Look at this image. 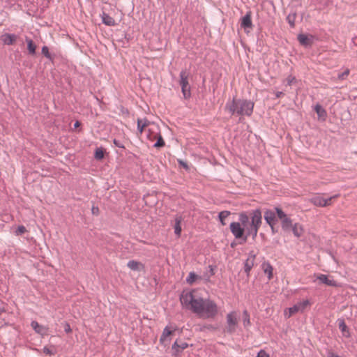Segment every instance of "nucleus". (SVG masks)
Instances as JSON below:
<instances>
[{
	"instance_id": "obj_1",
	"label": "nucleus",
	"mask_w": 357,
	"mask_h": 357,
	"mask_svg": "<svg viewBox=\"0 0 357 357\" xmlns=\"http://www.w3.org/2000/svg\"><path fill=\"white\" fill-rule=\"evenodd\" d=\"M180 301L184 308L192 311L199 318L212 319L218 312V307L213 301L204 299L197 294L195 290L183 291Z\"/></svg>"
},
{
	"instance_id": "obj_2",
	"label": "nucleus",
	"mask_w": 357,
	"mask_h": 357,
	"mask_svg": "<svg viewBox=\"0 0 357 357\" xmlns=\"http://www.w3.org/2000/svg\"><path fill=\"white\" fill-rule=\"evenodd\" d=\"M239 221L245 227L248 236L252 235L253 237H256L262 224L261 212L259 209H256L251 211L249 215L246 213H241Z\"/></svg>"
},
{
	"instance_id": "obj_3",
	"label": "nucleus",
	"mask_w": 357,
	"mask_h": 357,
	"mask_svg": "<svg viewBox=\"0 0 357 357\" xmlns=\"http://www.w3.org/2000/svg\"><path fill=\"white\" fill-rule=\"evenodd\" d=\"M254 105V102L250 100L234 98L227 102L225 110L231 115L250 116L252 114Z\"/></svg>"
},
{
	"instance_id": "obj_4",
	"label": "nucleus",
	"mask_w": 357,
	"mask_h": 357,
	"mask_svg": "<svg viewBox=\"0 0 357 357\" xmlns=\"http://www.w3.org/2000/svg\"><path fill=\"white\" fill-rule=\"evenodd\" d=\"M146 137L149 140L153 142L157 139V142L154 144V147L160 148L165 146V142L160 135L158 126L152 123L151 126L146 129Z\"/></svg>"
},
{
	"instance_id": "obj_5",
	"label": "nucleus",
	"mask_w": 357,
	"mask_h": 357,
	"mask_svg": "<svg viewBox=\"0 0 357 357\" xmlns=\"http://www.w3.org/2000/svg\"><path fill=\"white\" fill-rule=\"evenodd\" d=\"M192 77L190 73L187 70H183L180 74V85L181 86V91L185 99H188L191 96V90L190 81Z\"/></svg>"
},
{
	"instance_id": "obj_6",
	"label": "nucleus",
	"mask_w": 357,
	"mask_h": 357,
	"mask_svg": "<svg viewBox=\"0 0 357 357\" xmlns=\"http://www.w3.org/2000/svg\"><path fill=\"white\" fill-rule=\"evenodd\" d=\"M311 305L309 300H305L301 302H298L293 307L286 308L284 311V316L286 319L290 318L294 314L303 312L305 308Z\"/></svg>"
},
{
	"instance_id": "obj_7",
	"label": "nucleus",
	"mask_w": 357,
	"mask_h": 357,
	"mask_svg": "<svg viewBox=\"0 0 357 357\" xmlns=\"http://www.w3.org/2000/svg\"><path fill=\"white\" fill-rule=\"evenodd\" d=\"M338 197V195H334L328 198H324L321 194H315L309 201L316 206L326 207L332 204V201Z\"/></svg>"
},
{
	"instance_id": "obj_8",
	"label": "nucleus",
	"mask_w": 357,
	"mask_h": 357,
	"mask_svg": "<svg viewBox=\"0 0 357 357\" xmlns=\"http://www.w3.org/2000/svg\"><path fill=\"white\" fill-rule=\"evenodd\" d=\"M238 326V316L236 312H231L227 315L226 332L233 333Z\"/></svg>"
},
{
	"instance_id": "obj_9",
	"label": "nucleus",
	"mask_w": 357,
	"mask_h": 357,
	"mask_svg": "<svg viewBox=\"0 0 357 357\" xmlns=\"http://www.w3.org/2000/svg\"><path fill=\"white\" fill-rule=\"evenodd\" d=\"M278 218L281 220L282 228L284 231H288L292 226V220L280 208H275Z\"/></svg>"
},
{
	"instance_id": "obj_10",
	"label": "nucleus",
	"mask_w": 357,
	"mask_h": 357,
	"mask_svg": "<svg viewBox=\"0 0 357 357\" xmlns=\"http://www.w3.org/2000/svg\"><path fill=\"white\" fill-rule=\"evenodd\" d=\"M230 230L236 238H241L245 231V227L241 222H233L230 224Z\"/></svg>"
},
{
	"instance_id": "obj_11",
	"label": "nucleus",
	"mask_w": 357,
	"mask_h": 357,
	"mask_svg": "<svg viewBox=\"0 0 357 357\" xmlns=\"http://www.w3.org/2000/svg\"><path fill=\"white\" fill-rule=\"evenodd\" d=\"M174 328L172 326H166L160 338V343L165 345L169 344L172 340V336L174 335Z\"/></svg>"
},
{
	"instance_id": "obj_12",
	"label": "nucleus",
	"mask_w": 357,
	"mask_h": 357,
	"mask_svg": "<svg viewBox=\"0 0 357 357\" xmlns=\"http://www.w3.org/2000/svg\"><path fill=\"white\" fill-rule=\"evenodd\" d=\"M297 38L300 44L305 47H310L313 43V36L312 35L300 33L298 35Z\"/></svg>"
},
{
	"instance_id": "obj_13",
	"label": "nucleus",
	"mask_w": 357,
	"mask_h": 357,
	"mask_svg": "<svg viewBox=\"0 0 357 357\" xmlns=\"http://www.w3.org/2000/svg\"><path fill=\"white\" fill-rule=\"evenodd\" d=\"M264 219L267 224L273 229L275 224V213L271 210H267L264 213Z\"/></svg>"
},
{
	"instance_id": "obj_14",
	"label": "nucleus",
	"mask_w": 357,
	"mask_h": 357,
	"mask_svg": "<svg viewBox=\"0 0 357 357\" xmlns=\"http://www.w3.org/2000/svg\"><path fill=\"white\" fill-rule=\"evenodd\" d=\"M100 17L102 20V22L107 26H112L116 24L115 20L104 11L100 14Z\"/></svg>"
},
{
	"instance_id": "obj_15",
	"label": "nucleus",
	"mask_w": 357,
	"mask_h": 357,
	"mask_svg": "<svg viewBox=\"0 0 357 357\" xmlns=\"http://www.w3.org/2000/svg\"><path fill=\"white\" fill-rule=\"evenodd\" d=\"M255 259V255L252 252L250 253L249 257L246 259L244 265V270L248 275L251 269L252 268Z\"/></svg>"
},
{
	"instance_id": "obj_16",
	"label": "nucleus",
	"mask_w": 357,
	"mask_h": 357,
	"mask_svg": "<svg viewBox=\"0 0 357 357\" xmlns=\"http://www.w3.org/2000/svg\"><path fill=\"white\" fill-rule=\"evenodd\" d=\"M127 266L132 271H142L144 269V265L142 262L135 260L129 261Z\"/></svg>"
},
{
	"instance_id": "obj_17",
	"label": "nucleus",
	"mask_w": 357,
	"mask_h": 357,
	"mask_svg": "<svg viewBox=\"0 0 357 357\" xmlns=\"http://www.w3.org/2000/svg\"><path fill=\"white\" fill-rule=\"evenodd\" d=\"M291 231L296 237H301L304 234V228L303 225L299 223L293 224L291 227Z\"/></svg>"
},
{
	"instance_id": "obj_18",
	"label": "nucleus",
	"mask_w": 357,
	"mask_h": 357,
	"mask_svg": "<svg viewBox=\"0 0 357 357\" xmlns=\"http://www.w3.org/2000/svg\"><path fill=\"white\" fill-rule=\"evenodd\" d=\"M315 276L317 279L319 280L321 283L326 284L328 286L335 287L337 285L335 281L329 279L326 275L318 274Z\"/></svg>"
},
{
	"instance_id": "obj_19",
	"label": "nucleus",
	"mask_w": 357,
	"mask_h": 357,
	"mask_svg": "<svg viewBox=\"0 0 357 357\" xmlns=\"http://www.w3.org/2000/svg\"><path fill=\"white\" fill-rule=\"evenodd\" d=\"M151 124L146 119H137V129L140 133H142L144 130L146 131V128H149Z\"/></svg>"
},
{
	"instance_id": "obj_20",
	"label": "nucleus",
	"mask_w": 357,
	"mask_h": 357,
	"mask_svg": "<svg viewBox=\"0 0 357 357\" xmlns=\"http://www.w3.org/2000/svg\"><path fill=\"white\" fill-rule=\"evenodd\" d=\"M17 39V36L15 34L5 33L1 36V40L6 45H13Z\"/></svg>"
},
{
	"instance_id": "obj_21",
	"label": "nucleus",
	"mask_w": 357,
	"mask_h": 357,
	"mask_svg": "<svg viewBox=\"0 0 357 357\" xmlns=\"http://www.w3.org/2000/svg\"><path fill=\"white\" fill-rule=\"evenodd\" d=\"M241 26L244 29H250L252 26V23L251 20V13L250 12H248L241 20Z\"/></svg>"
},
{
	"instance_id": "obj_22",
	"label": "nucleus",
	"mask_w": 357,
	"mask_h": 357,
	"mask_svg": "<svg viewBox=\"0 0 357 357\" xmlns=\"http://www.w3.org/2000/svg\"><path fill=\"white\" fill-rule=\"evenodd\" d=\"M31 326L33 329L38 334L45 335L47 333V328L45 326L40 325L36 321H33L31 324Z\"/></svg>"
},
{
	"instance_id": "obj_23",
	"label": "nucleus",
	"mask_w": 357,
	"mask_h": 357,
	"mask_svg": "<svg viewBox=\"0 0 357 357\" xmlns=\"http://www.w3.org/2000/svg\"><path fill=\"white\" fill-rule=\"evenodd\" d=\"M174 220H175L174 233L178 237H180L181 231H182L181 224L183 219H182L181 216L177 215V216H176Z\"/></svg>"
},
{
	"instance_id": "obj_24",
	"label": "nucleus",
	"mask_w": 357,
	"mask_h": 357,
	"mask_svg": "<svg viewBox=\"0 0 357 357\" xmlns=\"http://www.w3.org/2000/svg\"><path fill=\"white\" fill-rule=\"evenodd\" d=\"M338 326L343 336L346 337H349L351 336L350 331L343 319L339 320Z\"/></svg>"
},
{
	"instance_id": "obj_25",
	"label": "nucleus",
	"mask_w": 357,
	"mask_h": 357,
	"mask_svg": "<svg viewBox=\"0 0 357 357\" xmlns=\"http://www.w3.org/2000/svg\"><path fill=\"white\" fill-rule=\"evenodd\" d=\"M188 347V344L185 342L176 340L172 346V349L175 350L176 352H181L183 349H186Z\"/></svg>"
},
{
	"instance_id": "obj_26",
	"label": "nucleus",
	"mask_w": 357,
	"mask_h": 357,
	"mask_svg": "<svg viewBox=\"0 0 357 357\" xmlns=\"http://www.w3.org/2000/svg\"><path fill=\"white\" fill-rule=\"evenodd\" d=\"M262 268L265 274L268 275V280L273 278V268L269 263H264L262 264Z\"/></svg>"
},
{
	"instance_id": "obj_27",
	"label": "nucleus",
	"mask_w": 357,
	"mask_h": 357,
	"mask_svg": "<svg viewBox=\"0 0 357 357\" xmlns=\"http://www.w3.org/2000/svg\"><path fill=\"white\" fill-rule=\"evenodd\" d=\"M231 213L229 211H221L219 215V220L222 226H225L227 225V219L230 215Z\"/></svg>"
},
{
	"instance_id": "obj_28",
	"label": "nucleus",
	"mask_w": 357,
	"mask_h": 357,
	"mask_svg": "<svg viewBox=\"0 0 357 357\" xmlns=\"http://www.w3.org/2000/svg\"><path fill=\"white\" fill-rule=\"evenodd\" d=\"M314 109L319 118L324 121L327 116L326 110L319 104L315 106Z\"/></svg>"
},
{
	"instance_id": "obj_29",
	"label": "nucleus",
	"mask_w": 357,
	"mask_h": 357,
	"mask_svg": "<svg viewBox=\"0 0 357 357\" xmlns=\"http://www.w3.org/2000/svg\"><path fill=\"white\" fill-rule=\"evenodd\" d=\"M41 52L43 55H44L47 59L50 61H53L54 55L50 52L48 47L43 46Z\"/></svg>"
},
{
	"instance_id": "obj_30",
	"label": "nucleus",
	"mask_w": 357,
	"mask_h": 357,
	"mask_svg": "<svg viewBox=\"0 0 357 357\" xmlns=\"http://www.w3.org/2000/svg\"><path fill=\"white\" fill-rule=\"evenodd\" d=\"M26 42H27V49L29 50V52L31 54H34L36 52V45L33 43V40L31 39L26 38Z\"/></svg>"
},
{
	"instance_id": "obj_31",
	"label": "nucleus",
	"mask_w": 357,
	"mask_h": 357,
	"mask_svg": "<svg viewBox=\"0 0 357 357\" xmlns=\"http://www.w3.org/2000/svg\"><path fill=\"white\" fill-rule=\"evenodd\" d=\"M243 323L245 327H248L250 325V315L247 311L243 312Z\"/></svg>"
},
{
	"instance_id": "obj_32",
	"label": "nucleus",
	"mask_w": 357,
	"mask_h": 357,
	"mask_svg": "<svg viewBox=\"0 0 357 357\" xmlns=\"http://www.w3.org/2000/svg\"><path fill=\"white\" fill-rule=\"evenodd\" d=\"M105 151L103 149L98 148L96 150L95 158L97 160H101L104 158Z\"/></svg>"
},
{
	"instance_id": "obj_33",
	"label": "nucleus",
	"mask_w": 357,
	"mask_h": 357,
	"mask_svg": "<svg viewBox=\"0 0 357 357\" xmlns=\"http://www.w3.org/2000/svg\"><path fill=\"white\" fill-rule=\"evenodd\" d=\"M197 278V275L194 273H190L186 281L188 284H192Z\"/></svg>"
},
{
	"instance_id": "obj_34",
	"label": "nucleus",
	"mask_w": 357,
	"mask_h": 357,
	"mask_svg": "<svg viewBox=\"0 0 357 357\" xmlns=\"http://www.w3.org/2000/svg\"><path fill=\"white\" fill-rule=\"evenodd\" d=\"M287 85H291L296 82V79L295 77L292 75H289L288 77L286 78L285 81Z\"/></svg>"
},
{
	"instance_id": "obj_35",
	"label": "nucleus",
	"mask_w": 357,
	"mask_h": 357,
	"mask_svg": "<svg viewBox=\"0 0 357 357\" xmlns=\"http://www.w3.org/2000/svg\"><path fill=\"white\" fill-rule=\"evenodd\" d=\"M43 352L46 354V355H48V356H53L55 354V351L54 350H52L50 348L47 347H45L43 349Z\"/></svg>"
},
{
	"instance_id": "obj_36",
	"label": "nucleus",
	"mask_w": 357,
	"mask_h": 357,
	"mask_svg": "<svg viewBox=\"0 0 357 357\" xmlns=\"http://www.w3.org/2000/svg\"><path fill=\"white\" fill-rule=\"evenodd\" d=\"M27 231L26 227L23 225H20L17 227L15 233L17 235H20L26 233Z\"/></svg>"
},
{
	"instance_id": "obj_37",
	"label": "nucleus",
	"mask_w": 357,
	"mask_h": 357,
	"mask_svg": "<svg viewBox=\"0 0 357 357\" xmlns=\"http://www.w3.org/2000/svg\"><path fill=\"white\" fill-rule=\"evenodd\" d=\"M257 357H270L269 354H267L264 350H260L257 354Z\"/></svg>"
},
{
	"instance_id": "obj_38",
	"label": "nucleus",
	"mask_w": 357,
	"mask_h": 357,
	"mask_svg": "<svg viewBox=\"0 0 357 357\" xmlns=\"http://www.w3.org/2000/svg\"><path fill=\"white\" fill-rule=\"evenodd\" d=\"M287 20H288V22H289V23L290 26H291V27L294 26V17H293V19H291V16H290V15H289V16L287 17Z\"/></svg>"
},
{
	"instance_id": "obj_39",
	"label": "nucleus",
	"mask_w": 357,
	"mask_h": 357,
	"mask_svg": "<svg viewBox=\"0 0 357 357\" xmlns=\"http://www.w3.org/2000/svg\"><path fill=\"white\" fill-rule=\"evenodd\" d=\"M91 211L92 213L94 215H98L99 213V208L97 206H93Z\"/></svg>"
},
{
	"instance_id": "obj_40",
	"label": "nucleus",
	"mask_w": 357,
	"mask_h": 357,
	"mask_svg": "<svg viewBox=\"0 0 357 357\" xmlns=\"http://www.w3.org/2000/svg\"><path fill=\"white\" fill-rule=\"evenodd\" d=\"M64 330L66 333H69L71 332V328L70 326V325L68 324H66L65 325V327H64Z\"/></svg>"
},
{
	"instance_id": "obj_41",
	"label": "nucleus",
	"mask_w": 357,
	"mask_h": 357,
	"mask_svg": "<svg viewBox=\"0 0 357 357\" xmlns=\"http://www.w3.org/2000/svg\"><path fill=\"white\" fill-rule=\"evenodd\" d=\"M349 70H347H347H346L342 73V75L341 76H340V79H344V77H346V76H347V75H349Z\"/></svg>"
},
{
	"instance_id": "obj_42",
	"label": "nucleus",
	"mask_w": 357,
	"mask_h": 357,
	"mask_svg": "<svg viewBox=\"0 0 357 357\" xmlns=\"http://www.w3.org/2000/svg\"><path fill=\"white\" fill-rule=\"evenodd\" d=\"M178 163H179L182 167H183L185 169H188V165H187L185 162H184L183 161H182V160H178Z\"/></svg>"
},
{
	"instance_id": "obj_43",
	"label": "nucleus",
	"mask_w": 357,
	"mask_h": 357,
	"mask_svg": "<svg viewBox=\"0 0 357 357\" xmlns=\"http://www.w3.org/2000/svg\"><path fill=\"white\" fill-rule=\"evenodd\" d=\"M327 357H340L337 354L333 353V352H328Z\"/></svg>"
},
{
	"instance_id": "obj_44",
	"label": "nucleus",
	"mask_w": 357,
	"mask_h": 357,
	"mask_svg": "<svg viewBox=\"0 0 357 357\" xmlns=\"http://www.w3.org/2000/svg\"><path fill=\"white\" fill-rule=\"evenodd\" d=\"M283 95V93L281 91H278L275 93V96L277 98H280Z\"/></svg>"
},
{
	"instance_id": "obj_45",
	"label": "nucleus",
	"mask_w": 357,
	"mask_h": 357,
	"mask_svg": "<svg viewBox=\"0 0 357 357\" xmlns=\"http://www.w3.org/2000/svg\"><path fill=\"white\" fill-rule=\"evenodd\" d=\"M352 43L354 45H357V37H354L352 38Z\"/></svg>"
},
{
	"instance_id": "obj_46",
	"label": "nucleus",
	"mask_w": 357,
	"mask_h": 357,
	"mask_svg": "<svg viewBox=\"0 0 357 357\" xmlns=\"http://www.w3.org/2000/svg\"><path fill=\"white\" fill-rule=\"evenodd\" d=\"M80 125H81V123H79V121H77L75 123V124H74V128H77L79 127V126H80Z\"/></svg>"
}]
</instances>
